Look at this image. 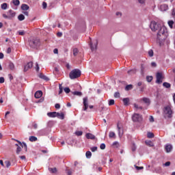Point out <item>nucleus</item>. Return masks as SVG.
<instances>
[{
    "label": "nucleus",
    "instance_id": "obj_1",
    "mask_svg": "<svg viewBox=\"0 0 175 175\" xmlns=\"http://www.w3.org/2000/svg\"><path fill=\"white\" fill-rule=\"evenodd\" d=\"M167 38V29L165 26L160 27L157 33V39L160 42H163Z\"/></svg>",
    "mask_w": 175,
    "mask_h": 175
},
{
    "label": "nucleus",
    "instance_id": "obj_2",
    "mask_svg": "<svg viewBox=\"0 0 175 175\" xmlns=\"http://www.w3.org/2000/svg\"><path fill=\"white\" fill-rule=\"evenodd\" d=\"M80 76H81V71H80L79 69H74L69 74V77L71 80L78 79V77H80Z\"/></svg>",
    "mask_w": 175,
    "mask_h": 175
},
{
    "label": "nucleus",
    "instance_id": "obj_3",
    "mask_svg": "<svg viewBox=\"0 0 175 175\" xmlns=\"http://www.w3.org/2000/svg\"><path fill=\"white\" fill-rule=\"evenodd\" d=\"M29 44L31 49H36L40 46V40L39 38H33L29 40Z\"/></svg>",
    "mask_w": 175,
    "mask_h": 175
},
{
    "label": "nucleus",
    "instance_id": "obj_4",
    "mask_svg": "<svg viewBox=\"0 0 175 175\" xmlns=\"http://www.w3.org/2000/svg\"><path fill=\"white\" fill-rule=\"evenodd\" d=\"M2 16L3 18H5L7 20H12V18H14L16 17V12H14L13 10H9L6 14H3Z\"/></svg>",
    "mask_w": 175,
    "mask_h": 175
},
{
    "label": "nucleus",
    "instance_id": "obj_5",
    "mask_svg": "<svg viewBox=\"0 0 175 175\" xmlns=\"http://www.w3.org/2000/svg\"><path fill=\"white\" fill-rule=\"evenodd\" d=\"M164 114L168 117V118H172V114H173V111H172V108L170 106H167L164 108Z\"/></svg>",
    "mask_w": 175,
    "mask_h": 175
},
{
    "label": "nucleus",
    "instance_id": "obj_6",
    "mask_svg": "<svg viewBox=\"0 0 175 175\" xmlns=\"http://www.w3.org/2000/svg\"><path fill=\"white\" fill-rule=\"evenodd\" d=\"M132 120L134 122H140L143 120V118L139 113H134L132 116Z\"/></svg>",
    "mask_w": 175,
    "mask_h": 175
},
{
    "label": "nucleus",
    "instance_id": "obj_7",
    "mask_svg": "<svg viewBox=\"0 0 175 175\" xmlns=\"http://www.w3.org/2000/svg\"><path fill=\"white\" fill-rule=\"evenodd\" d=\"M150 27L152 29V31H153L154 32H155V31H158V29H159V28H161V27H159V25H158L157 23V22H155V21L151 22Z\"/></svg>",
    "mask_w": 175,
    "mask_h": 175
},
{
    "label": "nucleus",
    "instance_id": "obj_8",
    "mask_svg": "<svg viewBox=\"0 0 175 175\" xmlns=\"http://www.w3.org/2000/svg\"><path fill=\"white\" fill-rule=\"evenodd\" d=\"M156 83L157 84H162V79H163V77H162V73L161 72H157L156 75Z\"/></svg>",
    "mask_w": 175,
    "mask_h": 175
},
{
    "label": "nucleus",
    "instance_id": "obj_9",
    "mask_svg": "<svg viewBox=\"0 0 175 175\" xmlns=\"http://www.w3.org/2000/svg\"><path fill=\"white\" fill-rule=\"evenodd\" d=\"M148 69V64H142L141 65V75H144L146 70Z\"/></svg>",
    "mask_w": 175,
    "mask_h": 175
},
{
    "label": "nucleus",
    "instance_id": "obj_10",
    "mask_svg": "<svg viewBox=\"0 0 175 175\" xmlns=\"http://www.w3.org/2000/svg\"><path fill=\"white\" fill-rule=\"evenodd\" d=\"M83 111H85L88 109V98L85 97L83 98Z\"/></svg>",
    "mask_w": 175,
    "mask_h": 175
},
{
    "label": "nucleus",
    "instance_id": "obj_11",
    "mask_svg": "<svg viewBox=\"0 0 175 175\" xmlns=\"http://www.w3.org/2000/svg\"><path fill=\"white\" fill-rule=\"evenodd\" d=\"M32 66H33V63H32V62L27 63V64L24 67V72H27L29 69L32 68Z\"/></svg>",
    "mask_w": 175,
    "mask_h": 175
},
{
    "label": "nucleus",
    "instance_id": "obj_12",
    "mask_svg": "<svg viewBox=\"0 0 175 175\" xmlns=\"http://www.w3.org/2000/svg\"><path fill=\"white\" fill-rule=\"evenodd\" d=\"M117 128H118V136H119V137H122V135H124V131H122V128H121V126H120L119 124H118Z\"/></svg>",
    "mask_w": 175,
    "mask_h": 175
},
{
    "label": "nucleus",
    "instance_id": "obj_13",
    "mask_svg": "<svg viewBox=\"0 0 175 175\" xmlns=\"http://www.w3.org/2000/svg\"><path fill=\"white\" fill-rule=\"evenodd\" d=\"M42 95H43V92L40 90H38L35 93L34 96L36 98V99H39V98H42Z\"/></svg>",
    "mask_w": 175,
    "mask_h": 175
},
{
    "label": "nucleus",
    "instance_id": "obj_14",
    "mask_svg": "<svg viewBox=\"0 0 175 175\" xmlns=\"http://www.w3.org/2000/svg\"><path fill=\"white\" fill-rule=\"evenodd\" d=\"M172 150H173V146H172V144L165 145L166 152H172Z\"/></svg>",
    "mask_w": 175,
    "mask_h": 175
},
{
    "label": "nucleus",
    "instance_id": "obj_15",
    "mask_svg": "<svg viewBox=\"0 0 175 175\" xmlns=\"http://www.w3.org/2000/svg\"><path fill=\"white\" fill-rule=\"evenodd\" d=\"M167 9H169V7L166 4H163L160 6V10H161V12H166Z\"/></svg>",
    "mask_w": 175,
    "mask_h": 175
},
{
    "label": "nucleus",
    "instance_id": "obj_16",
    "mask_svg": "<svg viewBox=\"0 0 175 175\" xmlns=\"http://www.w3.org/2000/svg\"><path fill=\"white\" fill-rule=\"evenodd\" d=\"M98 46V42H96L94 44H92V42H90V48L92 51H95L96 50V46Z\"/></svg>",
    "mask_w": 175,
    "mask_h": 175
},
{
    "label": "nucleus",
    "instance_id": "obj_17",
    "mask_svg": "<svg viewBox=\"0 0 175 175\" xmlns=\"http://www.w3.org/2000/svg\"><path fill=\"white\" fill-rule=\"evenodd\" d=\"M57 112L53 111V112H49L47 113L48 117H51V118H54L57 117Z\"/></svg>",
    "mask_w": 175,
    "mask_h": 175
},
{
    "label": "nucleus",
    "instance_id": "obj_18",
    "mask_svg": "<svg viewBox=\"0 0 175 175\" xmlns=\"http://www.w3.org/2000/svg\"><path fill=\"white\" fill-rule=\"evenodd\" d=\"M56 117H57V118H59L60 120H64V118H65L64 113L57 112Z\"/></svg>",
    "mask_w": 175,
    "mask_h": 175
},
{
    "label": "nucleus",
    "instance_id": "obj_19",
    "mask_svg": "<svg viewBox=\"0 0 175 175\" xmlns=\"http://www.w3.org/2000/svg\"><path fill=\"white\" fill-rule=\"evenodd\" d=\"M85 136L88 139H91L92 140H94V139H95V135L90 133H86Z\"/></svg>",
    "mask_w": 175,
    "mask_h": 175
},
{
    "label": "nucleus",
    "instance_id": "obj_20",
    "mask_svg": "<svg viewBox=\"0 0 175 175\" xmlns=\"http://www.w3.org/2000/svg\"><path fill=\"white\" fill-rule=\"evenodd\" d=\"M146 146H148V147H154V142L150 140H146L145 142Z\"/></svg>",
    "mask_w": 175,
    "mask_h": 175
},
{
    "label": "nucleus",
    "instance_id": "obj_21",
    "mask_svg": "<svg viewBox=\"0 0 175 175\" xmlns=\"http://www.w3.org/2000/svg\"><path fill=\"white\" fill-rule=\"evenodd\" d=\"M21 9L22 10H29V6L27 4H22L21 5Z\"/></svg>",
    "mask_w": 175,
    "mask_h": 175
},
{
    "label": "nucleus",
    "instance_id": "obj_22",
    "mask_svg": "<svg viewBox=\"0 0 175 175\" xmlns=\"http://www.w3.org/2000/svg\"><path fill=\"white\" fill-rule=\"evenodd\" d=\"M122 100L124 106H128L129 105V98H123Z\"/></svg>",
    "mask_w": 175,
    "mask_h": 175
},
{
    "label": "nucleus",
    "instance_id": "obj_23",
    "mask_svg": "<svg viewBox=\"0 0 175 175\" xmlns=\"http://www.w3.org/2000/svg\"><path fill=\"white\" fill-rule=\"evenodd\" d=\"M18 20H19V21H24L25 16L23 14H21L18 16Z\"/></svg>",
    "mask_w": 175,
    "mask_h": 175
},
{
    "label": "nucleus",
    "instance_id": "obj_24",
    "mask_svg": "<svg viewBox=\"0 0 175 175\" xmlns=\"http://www.w3.org/2000/svg\"><path fill=\"white\" fill-rule=\"evenodd\" d=\"M142 100H143V102H144V103H146V105H150V98H148L144 97L142 98Z\"/></svg>",
    "mask_w": 175,
    "mask_h": 175
},
{
    "label": "nucleus",
    "instance_id": "obj_25",
    "mask_svg": "<svg viewBox=\"0 0 175 175\" xmlns=\"http://www.w3.org/2000/svg\"><path fill=\"white\" fill-rule=\"evenodd\" d=\"M29 140V142H36L38 140V137L35 136H30Z\"/></svg>",
    "mask_w": 175,
    "mask_h": 175
},
{
    "label": "nucleus",
    "instance_id": "obj_26",
    "mask_svg": "<svg viewBox=\"0 0 175 175\" xmlns=\"http://www.w3.org/2000/svg\"><path fill=\"white\" fill-rule=\"evenodd\" d=\"M39 78L40 79H42L43 80H46V81H47V80H49V78L47 77H46L44 75H43V74H40L39 75Z\"/></svg>",
    "mask_w": 175,
    "mask_h": 175
},
{
    "label": "nucleus",
    "instance_id": "obj_27",
    "mask_svg": "<svg viewBox=\"0 0 175 175\" xmlns=\"http://www.w3.org/2000/svg\"><path fill=\"white\" fill-rule=\"evenodd\" d=\"M73 95H76L77 96H81L83 93L81 92H72Z\"/></svg>",
    "mask_w": 175,
    "mask_h": 175
},
{
    "label": "nucleus",
    "instance_id": "obj_28",
    "mask_svg": "<svg viewBox=\"0 0 175 175\" xmlns=\"http://www.w3.org/2000/svg\"><path fill=\"white\" fill-rule=\"evenodd\" d=\"M1 9L3 10H6L8 9V3H3V4H1Z\"/></svg>",
    "mask_w": 175,
    "mask_h": 175
},
{
    "label": "nucleus",
    "instance_id": "obj_29",
    "mask_svg": "<svg viewBox=\"0 0 175 175\" xmlns=\"http://www.w3.org/2000/svg\"><path fill=\"white\" fill-rule=\"evenodd\" d=\"M109 137L110 139H112V137H116V133L113 131H110L109 134Z\"/></svg>",
    "mask_w": 175,
    "mask_h": 175
},
{
    "label": "nucleus",
    "instance_id": "obj_30",
    "mask_svg": "<svg viewBox=\"0 0 175 175\" xmlns=\"http://www.w3.org/2000/svg\"><path fill=\"white\" fill-rule=\"evenodd\" d=\"M167 23H168L170 28H171V29H173V25L174 24V21H169Z\"/></svg>",
    "mask_w": 175,
    "mask_h": 175
},
{
    "label": "nucleus",
    "instance_id": "obj_31",
    "mask_svg": "<svg viewBox=\"0 0 175 175\" xmlns=\"http://www.w3.org/2000/svg\"><path fill=\"white\" fill-rule=\"evenodd\" d=\"M59 95H61V94H62L63 91H64V88H62V84H59Z\"/></svg>",
    "mask_w": 175,
    "mask_h": 175
},
{
    "label": "nucleus",
    "instance_id": "obj_32",
    "mask_svg": "<svg viewBox=\"0 0 175 175\" xmlns=\"http://www.w3.org/2000/svg\"><path fill=\"white\" fill-rule=\"evenodd\" d=\"M77 54H79V49H77V48H75L73 49V55H74V57H77Z\"/></svg>",
    "mask_w": 175,
    "mask_h": 175
},
{
    "label": "nucleus",
    "instance_id": "obj_33",
    "mask_svg": "<svg viewBox=\"0 0 175 175\" xmlns=\"http://www.w3.org/2000/svg\"><path fill=\"white\" fill-rule=\"evenodd\" d=\"M132 88H133V86L132 85H127L125 87V90L126 91H129V90H132Z\"/></svg>",
    "mask_w": 175,
    "mask_h": 175
},
{
    "label": "nucleus",
    "instance_id": "obj_34",
    "mask_svg": "<svg viewBox=\"0 0 175 175\" xmlns=\"http://www.w3.org/2000/svg\"><path fill=\"white\" fill-rule=\"evenodd\" d=\"M4 163L5 165V167H8V168L10 167V166L12 165V163H10V161H5L4 162Z\"/></svg>",
    "mask_w": 175,
    "mask_h": 175
},
{
    "label": "nucleus",
    "instance_id": "obj_35",
    "mask_svg": "<svg viewBox=\"0 0 175 175\" xmlns=\"http://www.w3.org/2000/svg\"><path fill=\"white\" fill-rule=\"evenodd\" d=\"M12 3H14L15 6H18V5H20V0H13Z\"/></svg>",
    "mask_w": 175,
    "mask_h": 175
},
{
    "label": "nucleus",
    "instance_id": "obj_36",
    "mask_svg": "<svg viewBox=\"0 0 175 175\" xmlns=\"http://www.w3.org/2000/svg\"><path fill=\"white\" fill-rule=\"evenodd\" d=\"M9 68L11 70H14V64L10 62Z\"/></svg>",
    "mask_w": 175,
    "mask_h": 175
},
{
    "label": "nucleus",
    "instance_id": "obj_37",
    "mask_svg": "<svg viewBox=\"0 0 175 175\" xmlns=\"http://www.w3.org/2000/svg\"><path fill=\"white\" fill-rule=\"evenodd\" d=\"M163 85L165 88H170V83H167V82H164L163 83Z\"/></svg>",
    "mask_w": 175,
    "mask_h": 175
},
{
    "label": "nucleus",
    "instance_id": "obj_38",
    "mask_svg": "<svg viewBox=\"0 0 175 175\" xmlns=\"http://www.w3.org/2000/svg\"><path fill=\"white\" fill-rule=\"evenodd\" d=\"M22 148L21 146H18L17 148H16V154L17 155H19V154L22 151Z\"/></svg>",
    "mask_w": 175,
    "mask_h": 175
},
{
    "label": "nucleus",
    "instance_id": "obj_39",
    "mask_svg": "<svg viewBox=\"0 0 175 175\" xmlns=\"http://www.w3.org/2000/svg\"><path fill=\"white\" fill-rule=\"evenodd\" d=\"M147 137H148V139H152V137H154V133H148Z\"/></svg>",
    "mask_w": 175,
    "mask_h": 175
},
{
    "label": "nucleus",
    "instance_id": "obj_40",
    "mask_svg": "<svg viewBox=\"0 0 175 175\" xmlns=\"http://www.w3.org/2000/svg\"><path fill=\"white\" fill-rule=\"evenodd\" d=\"M49 170L51 173H57V168H55V167L49 168Z\"/></svg>",
    "mask_w": 175,
    "mask_h": 175
},
{
    "label": "nucleus",
    "instance_id": "obj_41",
    "mask_svg": "<svg viewBox=\"0 0 175 175\" xmlns=\"http://www.w3.org/2000/svg\"><path fill=\"white\" fill-rule=\"evenodd\" d=\"M85 155H86V158H91L92 153H91V152L90 151H88L86 152Z\"/></svg>",
    "mask_w": 175,
    "mask_h": 175
},
{
    "label": "nucleus",
    "instance_id": "obj_42",
    "mask_svg": "<svg viewBox=\"0 0 175 175\" xmlns=\"http://www.w3.org/2000/svg\"><path fill=\"white\" fill-rule=\"evenodd\" d=\"M148 55L149 57H154V51L152 49L148 51Z\"/></svg>",
    "mask_w": 175,
    "mask_h": 175
},
{
    "label": "nucleus",
    "instance_id": "obj_43",
    "mask_svg": "<svg viewBox=\"0 0 175 175\" xmlns=\"http://www.w3.org/2000/svg\"><path fill=\"white\" fill-rule=\"evenodd\" d=\"M146 80H147L148 83H151V81H152V77H151V76L146 77Z\"/></svg>",
    "mask_w": 175,
    "mask_h": 175
},
{
    "label": "nucleus",
    "instance_id": "obj_44",
    "mask_svg": "<svg viewBox=\"0 0 175 175\" xmlns=\"http://www.w3.org/2000/svg\"><path fill=\"white\" fill-rule=\"evenodd\" d=\"M108 105L109 106H113V105H114V100L113 99L109 100Z\"/></svg>",
    "mask_w": 175,
    "mask_h": 175
},
{
    "label": "nucleus",
    "instance_id": "obj_45",
    "mask_svg": "<svg viewBox=\"0 0 175 175\" xmlns=\"http://www.w3.org/2000/svg\"><path fill=\"white\" fill-rule=\"evenodd\" d=\"M75 135L77 136H81L83 135V131H76Z\"/></svg>",
    "mask_w": 175,
    "mask_h": 175
},
{
    "label": "nucleus",
    "instance_id": "obj_46",
    "mask_svg": "<svg viewBox=\"0 0 175 175\" xmlns=\"http://www.w3.org/2000/svg\"><path fill=\"white\" fill-rule=\"evenodd\" d=\"M42 9H47V3L46 1L42 3Z\"/></svg>",
    "mask_w": 175,
    "mask_h": 175
},
{
    "label": "nucleus",
    "instance_id": "obj_47",
    "mask_svg": "<svg viewBox=\"0 0 175 175\" xmlns=\"http://www.w3.org/2000/svg\"><path fill=\"white\" fill-rule=\"evenodd\" d=\"M64 90L66 94H69V92H70V89L69 88H65Z\"/></svg>",
    "mask_w": 175,
    "mask_h": 175
},
{
    "label": "nucleus",
    "instance_id": "obj_48",
    "mask_svg": "<svg viewBox=\"0 0 175 175\" xmlns=\"http://www.w3.org/2000/svg\"><path fill=\"white\" fill-rule=\"evenodd\" d=\"M100 150H105V148H106V144H101L100 146Z\"/></svg>",
    "mask_w": 175,
    "mask_h": 175
},
{
    "label": "nucleus",
    "instance_id": "obj_49",
    "mask_svg": "<svg viewBox=\"0 0 175 175\" xmlns=\"http://www.w3.org/2000/svg\"><path fill=\"white\" fill-rule=\"evenodd\" d=\"M18 35H21V36H24L25 35V31H18Z\"/></svg>",
    "mask_w": 175,
    "mask_h": 175
},
{
    "label": "nucleus",
    "instance_id": "obj_50",
    "mask_svg": "<svg viewBox=\"0 0 175 175\" xmlns=\"http://www.w3.org/2000/svg\"><path fill=\"white\" fill-rule=\"evenodd\" d=\"M97 150H98V147H96V146L91 148V151L92 152H95V151H96Z\"/></svg>",
    "mask_w": 175,
    "mask_h": 175
},
{
    "label": "nucleus",
    "instance_id": "obj_51",
    "mask_svg": "<svg viewBox=\"0 0 175 175\" xmlns=\"http://www.w3.org/2000/svg\"><path fill=\"white\" fill-rule=\"evenodd\" d=\"M5 83V78L3 77H0V84H3Z\"/></svg>",
    "mask_w": 175,
    "mask_h": 175
},
{
    "label": "nucleus",
    "instance_id": "obj_52",
    "mask_svg": "<svg viewBox=\"0 0 175 175\" xmlns=\"http://www.w3.org/2000/svg\"><path fill=\"white\" fill-rule=\"evenodd\" d=\"M134 107L135 109H139L140 110L143 109V107H139L137 104H134Z\"/></svg>",
    "mask_w": 175,
    "mask_h": 175
},
{
    "label": "nucleus",
    "instance_id": "obj_53",
    "mask_svg": "<svg viewBox=\"0 0 175 175\" xmlns=\"http://www.w3.org/2000/svg\"><path fill=\"white\" fill-rule=\"evenodd\" d=\"M114 98H120V92H115Z\"/></svg>",
    "mask_w": 175,
    "mask_h": 175
},
{
    "label": "nucleus",
    "instance_id": "obj_54",
    "mask_svg": "<svg viewBox=\"0 0 175 175\" xmlns=\"http://www.w3.org/2000/svg\"><path fill=\"white\" fill-rule=\"evenodd\" d=\"M135 169H137V170H142L144 169L143 167H139L137 165H135Z\"/></svg>",
    "mask_w": 175,
    "mask_h": 175
},
{
    "label": "nucleus",
    "instance_id": "obj_55",
    "mask_svg": "<svg viewBox=\"0 0 175 175\" xmlns=\"http://www.w3.org/2000/svg\"><path fill=\"white\" fill-rule=\"evenodd\" d=\"M36 72H39V64L36 63Z\"/></svg>",
    "mask_w": 175,
    "mask_h": 175
},
{
    "label": "nucleus",
    "instance_id": "obj_56",
    "mask_svg": "<svg viewBox=\"0 0 175 175\" xmlns=\"http://www.w3.org/2000/svg\"><path fill=\"white\" fill-rule=\"evenodd\" d=\"M12 53V49L10 47L8 48L7 49V53L10 54Z\"/></svg>",
    "mask_w": 175,
    "mask_h": 175
},
{
    "label": "nucleus",
    "instance_id": "obj_57",
    "mask_svg": "<svg viewBox=\"0 0 175 175\" xmlns=\"http://www.w3.org/2000/svg\"><path fill=\"white\" fill-rule=\"evenodd\" d=\"M163 166H170V161H167L163 164Z\"/></svg>",
    "mask_w": 175,
    "mask_h": 175
},
{
    "label": "nucleus",
    "instance_id": "obj_58",
    "mask_svg": "<svg viewBox=\"0 0 175 175\" xmlns=\"http://www.w3.org/2000/svg\"><path fill=\"white\" fill-rule=\"evenodd\" d=\"M55 109H60L61 108V105L58 103L55 104Z\"/></svg>",
    "mask_w": 175,
    "mask_h": 175
},
{
    "label": "nucleus",
    "instance_id": "obj_59",
    "mask_svg": "<svg viewBox=\"0 0 175 175\" xmlns=\"http://www.w3.org/2000/svg\"><path fill=\"white\" fill-rule=\"evenodd\" d=\"M16 142L18 143L19 146H21V147H22V148H24V146H23V144L21 143V142H20V141H18V140H16Z\"/></svg>",
    "mask_w": 175,
    "mask_h": 175
},
{
    "label": "nucleus",
    "instance_id": "obj_60",
    "mask_svg": "<svg viewBox=\"0 0 175 175\" xmlns=\"http://www.w3.org/2000/svg\"><path fill=\"white\" fill-rule=\"evenodd\" d=\"M23 146L24 147L25 150L27 151V144H25V142H23Z\"/></svg>",
    "mask_w": 175,
    "mask_h": 175
},
{
    "label": "nucleus",
    "instance_id": "obj_61",
    "mask_svg": "<svg viewBox=\"0 0 175 175\" xmlns=\"http://www.w3.org/2000/svg\"><path fill=\"white\" fill-rule=\"evenodd\" d=\"M149 121H150V122H154V117L150 116Z\"/></svg>",
    "mask_w": 175,
    "mask_h": 175
},
{
    "label": "nucleus",
    "instance_id": "obj_62",
    "mask_svg": "<svg viewBox=\"0 0 175 175\" xmlns=\"http://www.w3.org/2000/svg\"><path fill=\"white\" fill-rule=\"evenodd\" d=\"M53 53H54V54H58V49H55L53 50Z\"/></svg>",
    "mask_w": 175,
    "mask_h": 175
},
{
    "label": "nucleus",
    "instance_id": "obj_63",
    "mask_svg": "<svg viewBox=\"0 0 175 175\" xmlns=\"http://www.w3.org/2000/svg\"><path fill=\"white\" fill-rule=\"evenodd\" d=\"M151 65H152V66H153L154 68H155V66H157V63H155V62H152V63H151Z\"/></svg>",
    "mask_w": 175,
    "mask_h": 175
},
{
    "label": "nucleus",
    "instance_id": "obj_64",
    "mask_svg": "<svg viewBox=\"0 0 175 175\" xmlns=\"http://www.w3.org/2000/svg\"><path fill=\"white\" fill-rule=\"evenodd\" d=\"M172 14L175 17V8L172 10Z\"/></svg>",
    "mask_w": 175,
    "mask_h": 175
}]
</instances>
